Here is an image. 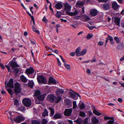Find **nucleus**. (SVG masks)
Listing matches in <instances>:
<instances>
[{"label":"nucleus","mask_w":124,"mask_h":124,"mask_svg":"<svg viewBox=\"0 0 124 124\" xmlns=\"http://www.w3.org/2000/svg\"><path fill=\"white\" fill-rule=\"evenodd\" d=\"M64 10L66 11V13L68 15L71 16H74L76 15L78 13L77 11L75 9L74 12H70L71 10V6L67 2L63 3Z\"/></svg>","instance_id":"nucleus-1"},{"label":"nucleus","mask_w":124,"mask_h":124,"mask_svg":"<svg viewBox=\"0 0 124 124\" xmlns=\"http://www.w3.org/2000/svg\"><path fill=\"white\" fill-rule=\"evenodd\" d=\"M37 79L39 84L41 85L43 84H45L47 81L45 78L43 76L40 75L38 76Z\"/></svg>","instance_id":"nucleus-2"},{"label":"nucleus","mask_w":124,"mask_h":124,"mask_svg":"<svg viewBox=\"0 0 124 124\" xmlns=\"http://www.w3.org/2000/svg\"><path fill=\"white\" fill-rule=\"evenodd\" d=\"M15 87L14 91L15 93L16 94L20 93L21 91L20 84L18 82H16L15 84Z\"/></svg>","instance_id":"nucleus-3"},{"label":"nucleus","mask_w":124,"mask_h":124,"mask_svg":"<svg viewBox=\"0 0 124 124\" xmlns=\"http://www.w3.org/2000/svg\"><path fill=\"white\" fill-rule=\"evenodd\" d=\"M14 121L16 123H19L22 121H23L25 119L24 118L22 115H19L16 116L14 118Z\"/></svg>","instance_id":"nucleus-4"},{"label":"nucleus","mask_w":124,"mask_h":124,"mask_svg":"<svg viewBox=\"0 0 124 124\" xmlns=\"http://www.w3.org/2000/svg\"><path fill=\"white\" fill-rule=\"evenodd\" d=\"M23 105L27 107H29L31 104V100L29 99H23L22 101Z\"/></svg>","instance_id":"nucleus-5"},{"label":"nucleus","mask_w":124,"mask_h":124,"mask_svg":"<svg viewBox=\"0 0 124 124\" xmlns=\"http://www.w3.org/2000/svg\"><path fill=\"white\" fill-rule=\"evenodd\" d=\"M9 66L10 67H12V70H13L15 67H19V66L17 64L16 62L13 61L9 62Z\"/></svg>","instance_id":"nucleus-6"},{"label":"nucleus","mask_w":124,"mask_h":124,"mask_svg":"<svg viewBox=\"0 0 124 124\" xmlns=\"http://www.w3.org/2000/svg\"><path fill=\"white\" fill-rule=\"evenodd\" d=\"M73 110L71 108L70 109H66L64 111V114L66 116H70Z\"/></svg>","instance_id":"nucleus-7"},{"label":"nucleus","mask_w":124,"mask_h":124,"mask_svg":"<svg viewBox=\"0 0 124 124\" xmlns=\"http://www.w3.org/2000/svg\"><path fill=\"white\" fill-rule=\"evenodd\" d=\"M56 97L52 95H48L47 96V100L49 101L53 102L55 101Z\"/></svg>","instance_id":"nucleus-8"},{"label":"nucleus","mask_w":124,"mask_h":124,"mask_svg":"<svg viewBox=\"0 0 124 124\" xmlns=\"http://www.w3.org/2000/svg\"><path fill=\"white\" fill-rule=\"evenodd\" d=\"M34 70L32 67H30L28 69H27L25 72V73L28 75L33 74L34 72Z\"/></svg>","instance_id":"nucleus-9"},{"label":"nucleus","mask_w":124,"mask_h":124,"mask_svg":"<svg viewBox=\"0 0 124 124\" xmlns=\"http://www.w3.org/2000/svg\"><path fill=\"white\" fill-rule=\"evenodd\" d=\"M98 13V11L95 9H92L90 11V14L93 16H96Z\"/></svg>","instance_id":"nucleus-10"},{"label":"nucleus","mask_w":124,"mask_h":124,"mask_svg":"<svg viewBox=\"0 0 124 124\" xmlns=\"http://www.w3.org/2000/svg\"><path fill=\"white\" fill-rule=\"evenodd\" d=\"M14 80L13 78H11L9 80V82L7 83V86L10 88H13Z\"/></svg>","instance_id":"nucleus-11"},{"label":"nucleus","mask_w":124,"mask_h":124,"mask_svg":"<svg viewBox=\"0 0 124 124\" xmlns=\"http://www.w3.org/2000/svg\"><path fill=\"white\" fill-rule=\"evenodd\" d=\"M48 83L49 84L52 83L55 85L56 84V81L53 77H50L49 79Z\"/></svg>","instance_id":"nucleus-12"},{"label":"nucleus","mask_w":124,"mask_h":124,"mask_svg":"<svg viewBox=\"0 0 124 124\" xmlns=\"http://www.w3.org/2000/svg\"><path fill=\"white\" fill-rule=\"evenodd\" d=\"M114 22L115 24L120 26V19L117 17H115L114 18Z\"/></svg>","instance_id":"nucleus-13"},{"label":"nucleus","mask_w":124,"mask_h":124,"mask_svg":"<svg viewBox=\"0 0 124 124\" xmlns=\"http://www.w3.org/2000/svg\"><path fill=\"white\" fill-rule=\"evenodd\" d=\"M68 95L70 97L74 100L77 99L78 97L77 96L74 94L72 93L71 92H69L68 93Z\"/></svg>","instance_id":"nucleus-14"},{"label":"nucleus","mask_w":124,"mask_h":124,"mask_svg":"<svg viewBox=\"0 0 124 124\" xmlns=\"http://www.w3.org/2000/svg\"><path fill=\"white\" fill-rule=\"evenodd\" d=\"M53 117V119L55 120L57 119H61L62 118L61 115L59 113H57L55 114Z\"/></svg>","instance_id":"nucleus-15"},{"label":"nucleus","mask_w":124,"mask_h":124,"mask_svg":"<svg viewBox=\"0 0 124 124\" xmlns=\"http://www.w3.org/2000/svg\"><path fill=\"white\" fill-rule=\"evenodd\" d=\"M20 79L21 81L23 82L27 83V79L25 78L23 75L20 76Z\"/></svg>","instance_id":"nucleus-16"},{"label":"nucleus","mask_w":124,"mask_h":124,"mask_svg":"<svg viewBox=\"0 0 124 124\" xmlns=\"http://www.w3.org/2000/svg\"><path fill=\"white\" fill-rule=\"evenodd\" d=\"M64 103L67 106H69L72 104V102L68 99H66L64 100Z\"/></svg>","instance_id":"nucleus-17"},{"label":"nucleus","mask_w":124,"mask_h":124,"mask_svg":"<svg viewBox=\"0 0 124 124\" xmlns=\"http://www.w3.org/2000/svg\"><path fill=\"white\" fill-rule=\"evenodd\" d=\"M46 95L44 94L41 95H39L37 96V98L38 100L41 101H43Z\"/></svg>","instance_id":"nucleus-18"},{"label":"nucleus","mask_w":124,"mask_h":124,"mask_svg":"<svg viewBox=\"0 0 124 124\" xmlns=\"http://www.w3.org/2000/svg\"><path fill=\"white\" fill-rule=\"evenodd\" d=\"M63 7L62 4L60 3H58L56 4L55 5V7L56 9H59L62 8Z\"/></svg>","instance_id":"nucleus-19"},{"label":"nucleus","mask_w":124,"mask_h":124,"mask_svg":"<svg viewBox=\"0 0 124 124\" xmlns=\"http://www.w3.org/2000/svg\"><path fill=\"white\" fill-rule=\"evenodd\" d=\"M112 7L115 9L116 10L119 7V5H117L116 2H114L112 4Z\"/></svg>","instance_id":"nucleus-20"},{"label":"nucleus","mask_w":124,"mask_h":124,"mask_svg":"<svg viewBox=\"0 0 124 124\" xmlns=\"http://www.w3.org/2000/svg\"><path fill=\"white\" fill-rule=\"evenodd\" d=\"M49 109L50 111V116L51 117L54 114V109L52 108L49 107Z\"/></svg>","instance_id":"nucleus-21"},{"label":"nucleus","mask_w":124,"mask_h":124,"mask_svg":"<svg viewBox=\"0 0 124 124\" xmlns=\"http://www.w3.org/2000/svg\"><path fill=\"white\" fill-rule=\"evenodd\" d=\"M102 7L103 9L105 10L108 9H109V5L108 4H104Z\"/></svg>","instance_id":"nucleus-22"},{"label":"nucleus","mask_w":124,"mask_h":124,"mask_svg":"<svg viewBox=\"0 0 124 124\" xmlns=\"http://www.w3.org/2000/svg\"><path fill=\"white\" fill-rule=\"evenodd\" d=\"M28 84L29 86L31 88L33 87V86L34 85V83L32 81H29Z\"/></svg>","instance_id":"nucleus-23"},{"label":"nucleus","mask_w":124,"mask_h":124,"mask_svg":"<svg viewBox=\"0 0 124 124\" xmlns=\"http://www.w3.org/2000/svg\"><path fill=\"white\" fill-rule=\"evenodd\" d=\"M82 17L83 19L86 21H88L90 19V18L88 17V16L86 15H83Z\"/></svg>","instance_id":"nucleus-24"},{"label":"nucleus","mask_w":124,"mask_h":124,"mask_svg":"<svg viewBox=\"0 0 124 124\" xmlns=\"http://www.w3.org/2000/svg\"><path fill=\"white\" fill-rule=\"evenodd\" d=\"M80 48L79 47H78L76 50L75 53L76 54V55L77 56H80Z\"/></svg>","instance_id":"nucleus-25"},{"label":"nucleus","mask_w":124,"mask_h":124,"mask_svg":"<svg viewBox=\"0 0 124 124\" xmlns=\"http://www.w3.org/2000/svg\"><path fill=\"white\" fill-rule=\"evenodd\" d=\"M92 122L93 124L98 123L99 121L96 117H93L92 118Z\"/></svg>","instance_id":"nucleus-26"},{"label":"nucleus","mask_w":124,"mask_h":124,"mask_svg":"<svg viewBox=\"0 0 124 124\" xmlns=\"http://www.w3.org/2000/svg\"><path fill=\"white\" fill-rule=\"evenodd\" d=\"M42 115L44 117L48 115V112L46 109H44V111L42 113Z\"/></svg>","instance_id":"nucleus-27"},{"label":"nucleus","mask_w":124,"mask_h":124,"mask_svg":"<svg viewBox=\"0 0 124 124\" xmlns=\"http://www.w3.org/2000/svg\"><path fill=\"white\" fill-rule=\"evenodd\" d=\"M78 107L81 109H83L85 107L84 103H79L78 105Z\"/></svg>","instance_id":"nucleus-28"},{"label":"nucleus","mask_w":124,"mask_h":124,"mask_svg":"<svg viewBox=\"0 0 124 124\" xmlns=\"http://www.w3.org/2000/svg\"><path fill=\"white\" fill-rule=\"evenodd\" d=\"M64 91L62 89H59L57 91L56 93L58 95H59L61 94H62L64 93Z\"/></svg>","instance_id":"nucleus-29"},{"label":"nucleus","mask_w":124,"mask_h":124,"mask_svg":"<svg viewBox=\"0 0 124 124\" xmlns=\"http://www.w3.org/2000/svg\"><path fill=\"white\" fill-rule=\"evenodd\" d=\"M5 87L8 93H9L10 95H12L14 93V92L11 89L7 88V87Z\"/></svg>","instance_id":"nucleus-30"},{"label":"nucleus","mask_w":124,"mask_h":124,"mask_svg":"<svg viewBox=\"0 0 124 124\" xmlns=\"http://www.w3.org/2000/svg\"><path fill=\"white\" fill-rule=\"evenodd\" d=\"M124 45L123 42L120 44L118 45L117 46V48L119 49H123L124 48Z\"/></svg>","instance_id":"nucleus-31"},{"label":"nucleus","mask_w":124,"mask_h":124,"mask_svg":"<svg viewBox=\"0 0 124 124\" xmlns=\"http://www.w3.org/2000/svg\"><path fill=\"white\" fill-rule=\"evenodd\" d=\"M87 52V50L86 49L83 50L80 52V56L81 55H83L85 54Z\"/></svg>","instance_id":"nucleus-32"},{"label":"nucleus","mask_w":124,"mask_h":124,"mask_svg":"<svg viewBox=\"0 0 124 124\" xmlns=\"http://www.w3.org/2000/svg\"><path fill=\"white\" fill-rule=\"evenodd\" d=\"M41 122V121L36 120H33L31 122V124H40Z\"/></svg>","instance_id":"nucleus-33"},{"label":"nucleus","mask_w":124,"mask_h":124,"mask_svg":"<svg viewBox=\"0 0 124 124\" xmlns=\"http://www.w3.org/2000/svg\"><path fill=\"white\" fill-rule=\"evenodd\" d=\"M93 114L98 116H99L101 115V113L99 112L95 109L93 110Z\"/></svg>","instance_id":"nucleus-34"},{"label":"nucleus","mask_w":124,"mask_h":124,"mask_svg":"<svg viewBox=\"0 0 124 124\" xmlns=\"http://www.w3.org/2000/svg\"><path fill=\"white\" fill-rule=\"evenodd\" d=\"M61 99L62 98L60 96H58L57 98H56L55 100L54 101H55L56 103H58L61 100Z\"/></svg>","instance_id":"nucleus-35"},{"label":"nucleus","mask_w":124,"mask_h":124,"mask_svg":"<svg viewBox=\"0 0 124 124\" xmlns=\"http://www.w3.org/2000/svg\"><path fill=\"white\" fill-rule=\"evenodd\" d=\"M40 93V92L39 90H36L34 92V95L35 96H37L39 95Z\"/></svg>","instance_id":"nucleus-36"},{"label":"nucleus","mask_w":124,"mask_h":124,"mask_svg":"<svg viewBox=\"0 0 124 124\" xmlns=\"http://www.w3.org/2000/svg\"><path fill=\"white\" fill-rule=\"evenodd\" d=\"M18 110L21 111H25V107L24 106H21L18 108Z\"/></svg>","instance_id":"nucleus-37"},{"label":"nucleus","mask_w":124,"mask_h":124,"mask_svg":"<svg viewBox=\"0 0 124 124\" xmlns=\"http://www.w3.org/2000/svg\"><path fill=\"white\" fill-rule=\"evenodd\" d=\"M79 115L81 117H85V114L84 112L80 111L79 113Z\"/></svg>","instance_id":"nucleus-38"},{"label":"nucleus","mask_w":124,"mask_h":124,"mask_svg":"<svg viewBox=\"0 0 124 124\" xmlns=\"http://www.w3.org/2000/svg\"><path fill=\"white\" fill-rule=\"evenodd\" d=\"M32 30L33 31L36 32L38 34H39L40 33V32L39 30H36V29L35 28V27L34 26V25H32Z\"/></svg>","instance_id":"nucleus-39"},{"label":"nucleus","mask_w":124,"mask_h":124,"mask_svg":"<svg viewBox=\"0 0 124 124\" xmlns=\"http://www.w3.org/2000/svg\"><path fill=\"white\" fill-rule=\"evenodd\" d=\"M41 121V124H46L48 121L47 119H42Z\"/></svg>","instance_id":"nucleus-40"},{"label":"nucleus","mask_w":124,"mask_h":124,"mask_svg":"<svg viewBox=\"0 0 124 124\" xmlns=\"http://www.w3.org/2000/svg\"><path fill=\"white\" fill-rule=\"evenodd\" d=\"M64 65L67 69L69 70H70V66L69 65L65 63H64Z\"/></svg>","instance_id":"nucleus-41"},{"label":"nucleus","mask_w":124,"mask_h":124,"mask_svg":"<svg viewBox=\"0 0 124 124\" xmlns=\"http://www.w3.org/2000/svg\"><path fill=\"white\" fill-rule=\"evenodd\" d=\"M84 4V2L83 1H82L81 2H78L76 4L77 6L79 7L83 6Z\"/></svg>","instance_id":"nucleus-42"},{"label":"nucleus","mask_w":124,"mask_h":124,"mask_svg":"<svg viewBox=\"0 0 124 124\" xmlns=\"http://www.w3.org/2000/svg\"><path fill=\"white\" fill-rule=\"evenodd\" d=\"M93 35L91 33H88V34L87 36H86V38L88 39H90L91 38L93 37Z\"/></svg>","instance_id":"nucleus-43"},{"label":"nucleus","mask_w":124,"mask_h":124,"mask_svg":"<svg viewBox=\"0 0 124 124\" xmlns=\"http://www.w3.org/2000/svg\"><path fill=\"white\" fill-rule=\"evenodd\" d=\"M74 121L77 123L79 124H80L82 123L81 120L79 119H77L76 120Z\"/></svg>","instance_id":"nucleus-44"},{"label":"nucleus","mask_w":124,"mask_h":124,"mask_svg":"<svg viewBox=\"0 0 124 124\" xmlns=\"http://www.w3.org/2000/svg\"><path fill=\"white\" fill-rule=\"evenodd\" d=\"M114 39L116 40L117 44L120 43V41L119 39L117 37H115L114 38Z\"/></svg>","instance_id":"nucleus-45"},{"label":"nucleus","mask_w":124,"mask_h":124,"mask_svg":"<svg viewBox=\"0 0 124 124\" xmlns=\"http://www.w3.org/2000/svg\"><path fill=\"white\" fill-rule=\"evenodd\" d=\"M73 109L75 108L77 106L76 101H74L73 102Z\"/></svg>","instance_id":"nucleus-46"},{"label":"nucleus","mask_w":124,"mask_h":124,"mask_svg":"<svg viewBox=\"0 0 124 124\" xmlns=\"http://www.w3.org/2000/svg\"><path fill=\"white\" fill-rule=\"evenodd\" d=\"M19 71V70L18 69L15 68L14 69V72L16 74H17Z\"/></svg>","instance_id":"nucleus-47"},{"label":"nucleus","mask_w":124,"mask_h":124,"mask_svg":"<svg viewBox=\"0 0 124 124\" xmlns=\"http://www.w3.org/2000/svg\"><path fill=\"white\" fill-rule=\"evenodd\" d=\"M58 12V11H57L56 15V17L58 18H59L60 17L61 14L59 13Z\"/></svg>","instance_id":"nucleus-48"},{"label":"nucleus","mask_w":124,"mask_h":124,"mask_svg":"<svg viewBox=\"0 0 124 124\" xmlns=\"http://www.w3.org/2000/svg\"><path fill=\"white\" fill-rule=\"evenodd\" d=\"M108 37L107 38V39H108V40L110 41L113 39V38L111 36H110L108 35Z\"/></svg>","instance_id":"nucleus-49"},{"label":"nucleus","mask_w":124,"mask_h":124,"mask_svg":"<svg viewBox=\"0 0 124 124\" xmlns=\"http://www.w3.org/2000/svg\"><path fill=\"white\" fill-rule=\"evenodd\" d=\"M88 120L87 118H85L84 121V123L85 124H87L88 123Z\"/></svg>","instance_id":"nucleus-50"},{"label":"nucleus","mask_w":124,"mask_h":124,"mask_svg":"<svg viewBox=\"0 0 124 124\" xmlns=\"http://www.w3.org/2000/svg\"><path fill=\"white\" fill-rule=\"evenodd\" d=\"M51 7H52L51 4V3H50V4L49 6V9H50V10L51 11L52 13H54L53 10V9L51 8Z\"/></svg>","instance_id":"nucleus-51"},{"label":"nucleus","mask_w":124,"mask_h":124,"mask_svg":"<svg viewBox=\"0 0 124 124\" xmlns=\"http://www.w3.org/2000/svg\"><path fill=\"white\" fill-rule=\"evenodd\" d=\"M18 103V101L17 100H16L15 101L14 104L15 105H17Z\"/></svg>","instance_id":"nucleus-52"},{"label":"nucleus","mask_w":124,"mask_h":124,"mask_svg":"<svg viewBox=\"0 0 124 124\" xmlns=\"http://www.w3.org/2000/svg\"><path fill=\"white\" fill-rule=\"evenodd\" d=\"M5 67L8 69V71L11 72L12 71L11 70H10V67L9 66L7 65H6Z\"/></svg>","instance_id":"nucleus-53"},{"label":"nucleus","mask_w":124,"mask_h":124,"mask_svg":"<svg viewBox=\"0 0 124 124\" xmlns=\"http://www.w3.org/2000/svg\"><path fill=\"white\" fill-rule=\"evenodd\" d=\"M114 122V120H110L108 122V124H113Z\"/></svg>","instance_id":"nucleus-54"},{"label":"nucleus","mask_w":124,"mask_h":124,"mask_svg":"<svg viewBox=\"0 0 124 124\" xmlns=\"http://www.w3.org/2000/svg\"><path fill=\"white\" fill-rule=\"evenodd\" d=\"M42 21L43 22L45 23L47 21L46 19V18L45 16H44L42 19Z\"/></svg>","instance_id":"nucleus-55"},{"label":"nucleus","mask_w":124,"mask_h":124,"mask_svg":"<svg viewBox=\"0 0 124 124\" xmlns=\"http://www.w3.org/2000/svg\"><path fill=\"white\" fill-rule=\"evenodd\" d=\"M0 67L3 69H4L5 68V67L4 65L1 63H0Z\"/></svg>","instance_id":"nucleus-56"},{"label":"nucleus","mask_w":124,"mask_h":124,"mask_svg":"<svg viewBox=\"0 0 124 124\" xmlns=\"http://www.w3.org/2000/svg\"><path fill=\"white\" fill-rule=\"evenodd\" d=\"M57 61L58 62V64L59 66H60L61 65V63L59 60V59L58 58H57Z\"/></svg>","instance_id":"nucleus-57"},{"label":"nucleus","mask_w":124,"mask_h":124,"mask_svg":"<svg viewBox=\"0 0 124 124\" xmlns=\"http://www.w3.org/2000/svg\"><path fill=\"white\" fill-rule=\"evenodd\" d=\"M88 28L90 30H92L94 28H95V27L94 26H89L88 27Z\"/></svg>","instance_id":"nucleus-58"},{"label":"nucleus","mask_w":124,"mask_h":124,"mask_svg":"<svg viewBox=\"0 0 124 124\" xmlns=\"http://www.w3.org/2000/svg\"><path fill=\"white\" fill-rule=\"evenodd\" d=\"M35 74H34L32 75H31V74H29V77H30L31 78H34V77H35Z\"/></svg>","instance_id":"nucleus-59"},{"label":"nucleus","mask_w":124,"mask_h":124,"mask_svg":"<svg viewBox=\"0 0 124 124\" xmlns=\"http://www.w3.org/2000/svg\"><path fill=\"white\" fill-rule=\"evenodd\" d=\"M98 44L100 46H102L103 44V43L102 41H99L98 43Z\"/></svg>","instance_id":"nucleus-60"},{"label":"nucleus","mask_w":124,"mask_h":124,"mask_svg":"<svg viewBox=\"0 0 124 124\" xmlns=\"http://www.w3.org/2000/svg\"><path fill=\"white\" fill-rule=\"evenodd\" d=\"M81 8L82 9V11L81 12V13L82 14H83L85 13L84 7H83Z\"/></svg>","instance_id":"nucleus-61"},{"label":"nucleus","mask_w":124,"mask_h":124,"mask_svg":"<svg viewBox=\"0 0 124 124\" xmlns=\"http://www.w3.org/2000/svg\"><path fill=\"white\" fill-rule=\"evenodd\" d=\"M9 114L10 116H12L14 115V113L13 112H11V111L9 112Z\"/></svg>","instance_id":"nucleus-62"},{"label":"nucleus","mask_w":124,"mask_h":124,"mask_svg":"<svg viewBox=\"0 0 124 124\" xmlns=\"http://www.w3.org/2000/svg\"><path fill=\"white\" fill-rule=\"evenodd\" d=\"M118 101L120 103H122V100L121 98H119L118 99Z\"/></svg>","instance_id":"nucleus-63"},{"label":"nucleus","mask_w":124,"mask_h":124,"mask_svg":"<svg viewBox=\"0 0 124 124\" xmlns=\"http://www.w3.org/2000/svg\"><path fill=\"white\" fill-rule=\"evenodd\" d=\"M58 124H64V123L62 121H60L58 122Z\"/></svg>","instance_id":"nucleus-64"}]
</instances>
